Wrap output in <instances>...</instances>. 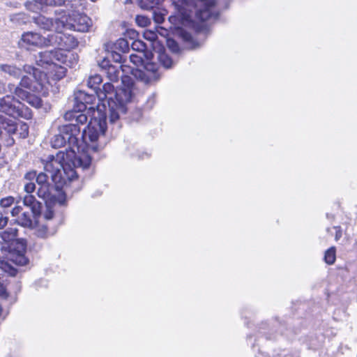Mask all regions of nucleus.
Wrapping results in <instances>:
<instances>
[{
    "label": "nucleus",
    "mask_w": 357,
    "mask_h": 357,
    "mask_svg": "<svg viewBox=\"0 0 357 357\" xmlns=\"http://www.w3.org/2000/svg\"><path fill=\"white\" fill-rule=\"evenodd\" d=\"M89 109H93V117L91 119L86 128L83 130L82 133L80 132L79 127L74 123H70L58 126L59 133L54 135L51 139V144L53 148L58 149L63 147L67 143L69 148L66 149L67 153L70 151H73L77 157L85 153L77 155L76 152L79 153L83 151L85 146L89 149L96 152L99 150L100 146L97 143L98 139L104 135L106 130V116L101 114L100 106L98 105L96 110L93 107H89Z\"/></svg>",
    "instance_id": "obj_1"
},
{
    "label": "nucleus",
    "mask_w": 357,
    "mask_h": 357,
    "mask_svg": "<svg viewBox=\"0 0 357 357\" xmlns=\"http://www.w3.org/2000/svg\"><path fill=\"white\" fill-rule=\"evenodd\" d=\"M91 162V159L88 154L77 157L73 151L67 153H57L56 156L48 157V160L44 164L45 172L36 174L35 181L38 186L47 185L50 184L48 178L50 176L56 188H62L77 178L74 168L84 169L89 167Z\"/></svg>",
    "instance_id": "obj_2"
},
{
    "label": "nucleus",
    "mask_w": 357,
    "mask_h": 357,
    "mask_svg": "<svg viewBox=\"0 0 357 357\" xmlns=\"http://www.w3.org/2000/svg\"><path fill=\"white\" fill-rule=\"evenodd\" d=\"M114 89V86L107 82L103 85L102 90L96 93L99 99H107L109 120L112 123L126 114V104L132 99V92L129 88L120 89L113 94Z\"/></svg>",
    "instance_id": "obj_3"
},
{
    "label": "nucleus",
    "mask_w": 357,
    "mask_h": 357,
    "mask_svg": "<svg viewBox=\"0 0 357 357\" xmlns=\"http://www.w3.org/2000/svg\"><path fill=\"white\" fill-rule=\"evenodd\" d=\"M153 57L152 52L130 55V61L135 66L130 68L131 73L137 79L147 84H151L160 78L158 65L151 61Z\"/></svg>",
    "instance_id": "obj_4"
},
{
    "label": "nucleus",
    "mask_w": 357,
    "mask_h": 357,
    "mask_svg": "<svg viewBox=\"0 0 357 357\" xmlns=\"http://www.w3.org/2000/svg\"><path fill=\"white\" fill-rule=\"evenodd\" d=\"M56 61L72 68L77 63V55L72 52L64 54L61 51L52 50L39 52L36 56V63L47 69Z\"/></svg>",
    "instance_id": "obj_5"
},
{
    "label": "nucleus",
    "mask_w": 357,
    "mask_h": 357,
    "mask_svg": "<svg viewBox=\"0 0 357 357\" xmlns=\"http://www.w3.org/2000/svg\"><path fill=\"white\" fill-rule=\"evenodd\" d=\"M23 70L28 75L23 76L20 81L22 87L36 92H41L47 88L49 80L44 72L31 66H24Z\"/></svg>",
    "instance_id": "obj_6"
},
{
    "label": "nucleus",
    "mask_w": 357,
    "mask_h": 357,
    "mask_svg": "<svg viewBox=\"0 0 357 357\" xmlns=\"http://www.w3.org/2000/svg\"><path fill=\"white\" fill-rule=\"evenodd\" d=\"M1 130H3L9 135L19 132L21 138H26L29 135V126L26 123H22L17 125L13 119L0 114V135L3 134Z\"/></svg>",
    "instance_id": "obj_7"
},
{
    "label": "nucleus",
    "mask_w": 357,
    "mask_h": 357,
    "mask_svg": "<svg viewBox=\"0 0 357 357\" xmlns=\"http://www.w3.org/2000/svg\"><path fill=\"white\" fill-rule=\"evenodd\" d=\"M45 37L38 33L26 31L22 34L18 41V47L21 49L31 50L44 47Z\"/></svg>",
    "instance_id": "obj_8"
},
{
    "label": "nucleus",
    "mask_w": 357,
    "mask_h": 357,
    "mask_svg": "<svg viewBox=\"0 0 357 357\" xmlns=\"http://www.w3.org/2000/svg\"><path fill=\"white\" fill-rule=\"evenodd\" d=\"M215 4L214 0H198L195 3L197 18L202 21L217 19L218 15L215 11Z\"/></svg>",
    "instance_id": "obj_9"
},
{
    "label": "nucleus",
    "mask_w": 357,
    "mask_h": 357,
    "mask_svg": "<svg viewBox=\"0 0 357 357\" xmlns=\"http://www.w3.org/2000/svg\"><path fill=\"white\" fill-rule=\"evenodd\" d=\"M65 20V27L63 29H73L79 32H86L91 26V19L85 15L76 14L70 18L68 22L66 18L63 17Z\"/></svg>",
    "instance_id": "obj_10"
},
{
    "label": "nucleus",
    "mask_w": 357,
    "mask_h": 357,
    "mask_svg": "<svg viewBox=\"0 0 357 357\" xmlns=\"http://www.w3.org/2000/svg\"><path fill=\"white\" fill-rule=\"evenodd\" d=\"M21 103L13 96L7 95L0 98V112L13 116H22Z\"/></svg>",
    "instance_id": "obj_11"
},
{
    "label": "nucleus",
    "mask_w": 357,
    "mask_h": 357,
    "mask_svg": "<svg viewBox=\"0 0 357 357\" xmlns=\"http://www.w3.org/2000/svg\"><path fill=\"white\" fill-rule=\"evenodd\" d=\"M33 21L38 27L45 31L59 30L65 27V20L62 17L53 20L40 15L33 17Z\"/></svg>",
    "instance_id": "obj_12"
},
{
    "label": "nucleus",
    "mask_w": 357,
    "mask_h": 357,
    "mask_svg": "<svg viewBox=\"0 0 357 357\" xmlns=\"http://www.w3.org/2000/svg\"><path fill=\"white\" fill-rule=\"evenodd\" d=\"M75 99L78 103V110L82 111L87 108V105H93L94 103L96 96L93 94H89L82 91H79L75 93Z\"/></svg>",
    "instance_id": "obj_13"
},
{
    "label": "nucleus",
    "mask_w": 357,
    "mask_h": 357,
    "mask_svg": "<svg viewBox=\"0 0 357 357\" xmlns=\"http://www.w3.org/2000/svg\"><path fill=\"white\" fill-rule=\"evenodd\" d=\"M60 41L59 50L67 54L70 52V50L75 48L78 45L76 38L70 34L65 33L62 31V36Z\"/></svg>",
    "instance_id": "obj_14"
},
{
    "label": "nucleus",
    "mask_w": 357,
    "mask_h": 357,
    "mask_svg": "<svg viewBox=\"0 0 357 357\" xmlns=\"http://www.w3.org/2000/svg\"><path fill=\"white\" fill-rule=\"evenodd\" d=\"M61 63L56 61L51 64V67L47 68V72L45 73L47 75V76H50L54 79L59 80L66 75V68L61 66Z\"/></svg>",
    "instance_id": "obj_15"
},
{
    "label": "nucleus",
    "mask_w": 357,
    "mask_h": 357,
    "mask_svg": "<svg viewBox=\"0 0 357 357\" xmlns=\"http://www.w3.org/2000/svg\"><path fill=\"white\" fill-rule=\"evenodd\" d=\"M64 29L59 30H54V33L49 34L47 37H45L44 47L47 46H55L59 49L60 40L62 36V31Z\"/></svg>",
    "instance_id": "obj_16"
},
{
    "label": "nucleus",
    "mask_w": 357,
    "mask_h": 357,
    "mask_svg": "<svg viewBox=\"0 0 357 357\" xmlns=\"http://www.w3.org/2000/svg\"><path fill=\"white\" fill-rule=\"evenodd\" d=\"M36 215L32 212H23L18 216L17 222L24 227L32 229L36 226V222L33 220V217Z\"/></svg>",
    "instance_id": "obj_17"
},
{
    "label": "nucleus",
    "mask_w": 357,
    "mask_h": 357,
    "mask_svg": "<svg viewBox=\"0 0 357 357\" xmlns=\"http://www.w3.org/2000/svg\"><path fill=\"white\" fill-rule=\"evenodd\" d=\"M36 177V172H27L24 177V190L27 194H31L36 189L35 178Z\"/></svg>",
    "instance_id": "obj_18"
},
{
    "label": "nucleus",
    "mask_w": 357,
    "mask_h": 357,
    "mask_svg": "<svg viewBox=\"0 0 357 357\" xmlns=\"http://www.w3.org/2000/svg\"><path fill=\"white\" fill-rule=\"evenodd\" d=\"M23 204L31 208L33 215H37L40 211V203L36 201L35 197L31 194H27L23 197Z\"/></svg>",
    "instance_id": "obj_19"
},
{
    "label": "nucleus",
    "mask_w": 357,
    "mask_h": 357,
    "mask_svg": "<svg viewBox=\"0 0 357 357\" xmlns=\"http://www.w3.org/2000/svg\"><path fill=\"white\" fill-rule=\"evenodd\" d=\"M0 70L2 73L16 79H18L22 74L21 68H17L15 65L13 64H0Z\"/></svg>",
    "instance_id": "obj_20"
},
{
    "label": "nucleus",
    "mask_w": 357,
    "mask_h": 357,
    "mask_svg": "<svg viewBox=\"0 0 357 357\" xmlns=\"http://www.w3.org/2000/svg\"><path fill=\"white\" fill-rule=\"evenodd\" d=\"M53 188L50 185V184L39 185L38 189V196L45 201L46 203H48L49 201H51L53 198V195H52V190Z\"/></svg>",
    "instance_id": "obj_21"
},
{
    "label": "nucleus",
    "mask_w": 357,
    "mask_h": 357,
    "mask_svg": "<svg viewBox=\"0 0 357 357\" xmlns=\"http://www.w3.org/2000/svg\"><path fill=\"white\" fill-rule=\"evenodd\" d=\"M64 119L68 121L75 119L76 123L79 124H84L88 120L86 114L79 112H68L64 114Z\"/></svg>",
    "instance_id": "obj_22"
},
{
    "label": "nucleus",
    "mask_w": 357,
    "mask_h": 357,
    "mask_svg": "<svg viewBox=\"0 0 357 357\" xmlns=\"http://www.w3.org/2000/svg\"><path fill=\"white\" fill-rule=\"evenodd\" d=\"M125 66H109L108 68L107 69V71L105 72L108 78L112 82H116L118 81L121 71L119 70V68H121L122 71H125L126 70L123 68Z\"/></svg>",
    "instance_id": "obj_23"
},
{
    "label": "nucleus",
    "mask_w": 357,
    "mask_h": 357,
    "mask_svg": "<svg viewBox=\"0 0 357 357\" xmlns=\"http://www.w3.org/2000/svg\"><path fill=\"white\" fill-rule=\"evenodd\" d=\"M56 232L55 229L50 228L49 224L37 227L36 229V234L37 236L43 238L49 237Z\"/></svg>",
    "instance_id": "obj_24"
},
{
    "label": "nucleus",
    "mask_w": 357,
    "mask_h": 357,
    "mask_svg": "<svg viewBox=\"0 0 357 357\" xmlns=\"http://www.w3.org/2000/svg\"><path fill=\"white\" fill-rule=\"evenodd\" d=\"M18 229L15 227H9L0 235V237L5 242H10L15 240L17 236Z\"/></svg>",
    "instance_id": "obj_25"
},
{
    "label": "nucleus",
    "mask_w": 357,
    "mask_h": 357,
    "mask_svg": "<svg viewBox=\"0 0 357 357\" xmlns=\"http://www.w3.org/2000/svg\"><path fill=\"white\" fill-rule=\"evenodd\" d=\"M10 20L16 25H22L29 22V17L23 13H15L10 16Z\"/></svg>",
    "instance_id": "obj_26"
},
{
    "label": "nucleus",
    "mask_w": 357,
    "mask_h": 357,
    "mask_svg": "<svg viewBox=\"0 0 357 357\" xmlns=\"http://www.w3.org/2000/svg\"><path fill=\"white\" fill-rule=\"evenodd\" d=\"M0 269H1L5 273H8L11 276H15L17 272V269L13 266L10 261L1 259V258Z\"/></svg>",
    "instance_id": "obj_27"
},
{
    "label": "nucleus",
    "mask_w": 357,
    "mask_h": 357,
    "mask_svg": "<svg viewBox=\"0 0 357 357\" xmlns=\"http://www.w3.org/2000/svg\"><path fill=\"white\" fill-rule=\"evenodd\" d=\"M102 79L100 75H94L89 77L87 85L89 88L94 90V91L97 93L99 84L102 82Z\"/></svg>",
    "instance_id": "obj_28"
},
{
    "label": "nucleus",
    "mask_w": 357,
    "mask_h": 357,
    "mask_svg": "<svg viewBox=\"0 0 357 357\" xmlns=\"http://www.w3.org/2000/svg\"><path fill=\"white\" fill-rule=\"evenodd\" d=\"M10 261L19 266H24L28 263V259L21 252L13 254Z\"/></svg>",
    "instance_id": "obj_29"
},
{
    "label": "nucleus",
    "mask_w": 357,
    "mask_h": 357,
    "mask_svg": "<svg viewBox=\"0 0 357 357\" xmlns=\"http://www.w3.org/2000/svg\"><path fill=\"white\" fill-rule=\"evenodd\" d=\"M131 47L132 49L134 51H136L138 54L151 52L150 51L147 50V46L146 43L140 40L133 41Z\"/></svg>",
    "instance_id": "obj_30"
},
{
    "label": "nucleus",
    "mask_w": 357,
    "mask_h": 357,
    "mask_svg": "<svg viewBox=\"0 0 357 357\" xmlns=\"http://www.w3.org/2000/svg\"><path fill=\"white\" fill-rule=\"evenodd\" d=\"M38 5L40 6V8L43 6H61L65 3V0H34Z\"/></svg>",
    "instance_id": "obj_31"
},
{
    "label": "nucleus",
    "mask_w": 357,
    "mask_h": 357,
    "mask_svg": "<svg viewBox=\"0 0 357 357\" xmlns=\"http://www.w3.org/2000/svg\"><path fill=\"white\" fill-rule=\"evenodd\" d=\"M158 59L165 68H169L173 65L172 59L165 52L158 53Z\"/></svg>",
    "instance_id": "obj_32"
},
{
    "label": "nucleus",
    "mask_w": 357,
    "mask_h": 357,
    "mask_svg": "<svg viewBox=\"0 0 357 357\" xmlns=\"http://www.w3.org/2000/svg\"><path fill=\"white\" fill-rule=\"evenodd\" d=\"M15 203L17 204L19 200H15V198L12 196H8L0 199V206L3 208H9Z\"/></svg>",
    "instance_id": "obj_33"
},
{
    "label": "nucleus",
    "mask_w": 357,
    "mask_h": 357,
    "mask_svg": "<svg viewBox=\"0 0 357 357\" xmlns=\"http://www.w3.org/2000/svg\"><path fill=\"white\" fill-rule=\"evenodd\" d=\"M160 1L161 0H139V5L143 9L149 10L159 4Z\"/></svg>",
    "instance_id": "obj_34"
},
{
    "label": "nucleus",
    "mask_w": 357,
    "mask_h": 357,
    "mask_svg": "<svg viewBox=\"0 0 357 357\" xmlns=\"http://www.w3.org/2000/svg\"><path fill=\"white\" fill-rule=\"evenodd\" d=\"M325 261L328 264H333L335 261V249L334 247L329 248L325 253Z\"/></svg>",
    "instance_id": "obj_35"
},
{
    "label": "nucleus",
    "mask_w": 357,
    "mask_h": 357,
    "mask_svg": "<svg viewBox=\"0 0 357 357\" xmlns=\"http://www.w3.org/2000/svg\"><path fill=\"white\" fill-rule=\"evenodd\" d=\"M25 7L27 10L33 13H38L41 10L40 6L35 2L34 0L26 1L25 3Z\"/></svg>",
    "instance_id": "obj_36"
},
{
    "label": "nucleus",
    "mask_w": 357,
    "mask_h": 357,
    "mask_svg": "<svg viewBox=\"0 0 357 357\" xmlns=\"http://www.w3.org/2000/svg\"><path fill=\"white\" fill-rule=\"evenodd\" d=\"M14 94L17 98L22 100H26L30 93L22 88L17 86L15 88Z\"/></svg>",
    "instance_id": "obj_37"
},
{
    "label": "nucleus",
    "mask_w": 357,
    "mask_h": 357,
    "mask_svg": "<svg viewBox=\"0 0 357 357\" xmlns=\"http://www.w3.org/2000/svg\"><path fill=\"white\" fill-rule=\"evenodd\" d=\"M26 101L35 107H40L41 106L40 99L32 94L29 95Z\"/></svg>",
    "instance_id": "obj_38"
},
{
    "label": "nucleus",
    "mask_w": 357,
    "mask_h": 357,
    "mask_svg": "<svg viewBox=\"0 0 357 357\" xmlns=\"http://www.w3.org/2000/svg\"><path fill=\"white\" fill-rule=\"evenodd\" d=\"M135 21L136 23L141 27L147 26L151 23L149 18L143 15H137L135 18Z\"/></svg>",
    "instance_id": "obj_39"
},
{
    "label": "nucleus",
    "mask_w": 357,
    "mask_h": 357,
    "mask_svg": "<svg viewBox=\"0 0 357 357\" xmlns=\"http://www.w3.org/2000/svg\"><path fill=\"white\" fill-rule=\"evenodd\" d=\"M54 212L48 203H46V210L43 213V217L47 220H50L54 218Z\"/></svg>",
    "instance_id": "obj_40"
},
{
    "label": "nucleus",
    "mask_w": 357,
    "mask_h": 357,
    "mask_svg": "<svg viewBox=\"0 0 357 357\" xmlns=\"http://www.w3.org/2000/svg\"><path fill=\"white\" fill-rule=\"evenodd\" d=\"M116 46L119 47L123 52L128 49V43L123 38H120L116 41Z\"/></svg>",
    "instance_id": "obj_41"
},
{
    "label": "nucleus",
    "mask_w": 357,
    "mask_h": 357,
    "mask_svg": "<svg viewBox=\"0 0 357 357\" xmlns=\"http://www.w3.org/2000/svg\"><path fill=\"white\" fill-rule=\"evenodd\" d=\"M153 15V20L156 23L161 24L165 20V15L163 13L154 11Z\"/></svg>",
    "instance_id": "obj_42"
},
{
    "label": "nucleus",
    "mask_w": 357,
    "mask_h": 357,
    "mask_svg": "<svg viewBox=\"0 0 357 357\" xmlns=\"http://www.w3.org/2000/svg\"><path fill=\"white\" fill-rule=\"evenodd\" d=\"M144 38L150 42H154L157 39L158 36L155 33L149 31H146L144 34Z\"/></svg>",
    "instance_id": "obj_43"
},
{
    "label": "nucleus",
    "mask_w": 357,
    "mask_h": 357,
    "mask_svg": "<svg viewBox=\"0 0 357 357\" xmlns=\"http://www.w3.org/2000/svg\"><path fill=\"white\" fill-rule=\"evenodd\" d=\"M8 218L2 212H0V229H3L8 224Z\"/></svg>",
    "instance_id": "obj_44"
},
{
    "label": "nucleus",
    "mask_w": 357,
    "mask_h": 357,
    "mask_svg": "<svg viewBox=\"0 0 357 357\" xmlns=\"http://www.w3.org/2000/svg\"><path fill=\"white\" fill-rule=\"evenodd\" d=\"M22 206L17 205L12 208V210L10 211V214L13 217L18 218V216L20 215V214L22 213Z\"/></svg>",
    "instance_id": "obj_45"
},
{
    "label": "nucleus",
    "mask_w": 357,
    "mask_h": 357,
    "mask_svg": "<svg viewBox=\"0 0 357 357\" xmlns=\"http://www.w3.org/2000/svg\"><path fill=\"white\" fill-rule=\"evenodd\" d=\"M99 66H100L101 68H102L103 70H105V72L107 71V69L108 68V67L109 66H112L110 63H109V61L108 59H104L100 63H99Z\"/></svg>",
    "instance_id": "obj_46"
},
{
    "label": "nucleus",
    "mask_w": 357,
    "mask_h": 357,
    "mask_svg": "<svg viewBox=\"0 0 357 357\" xmlns=\"http://www.w3.org/2000/svg\"><path fill=\"white\" fill-rule=\"evenodd\" d=\"M168 45L174 52H176L178 50V46L174 40H169Z\"/></svg>",
    "instance_id": "obj_47"
},
{
    "label": "nucleus",
    "mask_w": 357,
    "mask_h": 357,
    "mask_svg": "<svg viewBox=\"0 0 357 357\" xmlns=\"http://www.w3.org/2000/svg\"><path fill=\"white\" fill-rule=\"evenodd\" d=\"M333 229L335 230V241H338L342 237V230L340 227H334Z\"/></svg>",
    "instance_id": "obj_48"
},
{
    "label": "nucleus",
    "mask_w": 357,
    "mask_h": 357,
    "mask_svg": "<svg viewBox=\"0 0 357 357\" xmlns=\"http://www.w3.org/2000/svg\"><path fill=\"white\" fill-rule=\"evenodd\" d=\"M0 296L3 297V298L7 297V293H6V289L2 284H0Z\"/></svg>",
    "instance_id": "obj_49"
},
{
    "label": "nucleus",
    "mask_w": 357,
    "mask_h": 357,
    "mask_svg": "<svg viewBox=\"0 0 357 357\" xmlns=\"http://www.w3.org/2000/svg\"><path fill=\"white\" fill-rule=\"evenodd\" d=\"M113 59L116 62H121V55L118 53L113 54Z\"/></svg>",
    "instance_id": "obj_50"
},
{
    "label": "nucleus",
    "mask_w": 357,
    "mask_h": 357,
    "mask_svg": "<svg viewBox=\"0 0 357 357\" xmlns=\"http://www.w3.org/2000/svg\"><path fill=\"white\" fill-rule=\"evenodd\" d=\"M14 144V139L13 138L9 137L8 139L6 140V145L7 146H12Z\"/></svg>",
    "instance_id": "obj_51"
},
{
    "label": "nucleus",
    "mask_w": 357,
    "mask_h": 357,
    "mask_svg": "<svg viewBox=\"0 0 357 357\" xmlns=\"http://www.w3.org/2000/svg\"><path fill=\"white\" fill-rule=\"evenodd\" d=\"M4 91V84L0 80V93H3Z\"/></svg>",
    "instance_id": "obj_52"
},
{
    "label": "nucleus",
    "mask_w": 357,
    "mask_h": 357,
    "mask_svg": "<svg viewBox=\"0 0 357 357\" xmlns=\"http://www.w3.org/2000/svg\"><path fill=\"white\" fill-rule=\"evenodd\" d=\"M6 357H17V356L13 354H9Z\"/></svg>",
    "instance_id": "obj_53"
},
{
    "label": "nucleus",
    "mask_w": 357,
    "mask_h": 357,
    "mask_svg": "<svg viewBox=\"0 0 357 357\" xmlns=\"http://www.w3.org/2000/svg\"><path fill=\"white\" fill-rule=\"evenodd\" d=\"M330 230H331V229H330V228H328V229H327V231H328V232H329V231H330Z\"/></svg>",
    "instance_id": "obj_54"
},
{
    "label": "nucleus",
    "mask_w": 357,
    "mask_h": 357,
    "mask_svg": "<svg viewBox=\"0 0 357 357\" xmlns=\"http://www.w3.org/2000/svg\"><path fill=\"white\" fill-rule=\"evenodd\" d=\"M91 1L94 2V1H96V0H91Z\"/></svg>",
    "instance_id": "obj_55"
}]
</instances>
